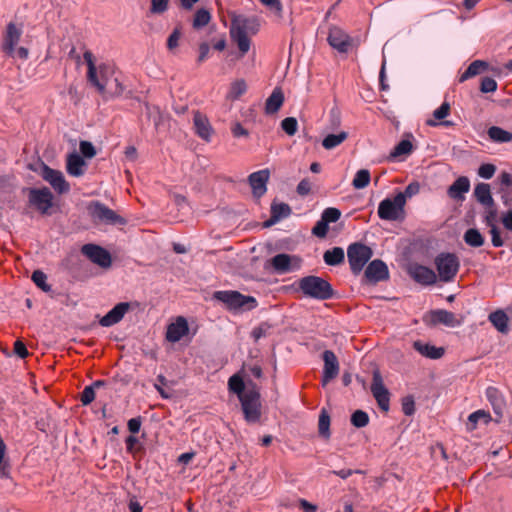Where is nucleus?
Returning a JSON list of instances; mask_svg holds the SVG:
<instances>
[{
  "instance_id": "1",
  "label": "nucleus",
  "mask_w": 512,
  "mask_h": 512,
  "mask_svg": "<svg viewBox=\"0 0 512 512\" xmlns=\"http://www.w3.org/2000/svg\"><path fill=\"white\" fill-rule=\"evenodd\" d=\"M259 31V22L255 18L235 17L230 26L231 40L237 45L239 50L238 58L244 57L251 48L250 35H255Z\"/></svg>"
},
{
  "instance_id": "2",
  "label": "nucleus",
  "mask_w": 512,
  "mask_h": 512,
  "mask_svg": "<svg viewBox=\"0 0 512 512\" xmlns=\"http://www.w3.org/2000/svg\"><path fill=\"white\" fill-rule=\"evenodd\" d=\"M83 59L87 65L88 82L94 86L101 95L105 96L107 83L114 73L113 65L107 62L96 65L94 55L89 50L83 53Z\"/></svg>"
},
{
  "instance_id": "3",
  "label": "nucleus",
  "mask_w": 512,
  "mask_h": 512,
  "mask_svg": "<svg viewBox=\"0 0 512 512\" xmlns=\"http://www.w3.org/2000/svg\"><path fill=\"white\" fill-rule=\"evenodd\" d=\"M298 290L307 298L328 300L333 296L331 284L319 276H305L298 281Z\"/></svg>"
},
{
  "instance_id": "4",
  "label": "nucleus",
  "mask_w": 512,
  "mask_h": 512,
  "mask_svg": "<svg viewBox=\"0 0 512 512\" xmlns=\"http://www.w3.org/2000/svg\"><path fill=\"white\" fill-rule=\"evenodd\" d=\"M378 217L386 221H402L405 218V199L402 194L383 199L377 210Z\"/></svg>"
},
{
  "instance_id": "5",
  "label": "nucleus",
  "mask_w": 512,
  "mask_h": 512,
  "mask_svg": "<svg viewBox=\"0 0 512 512\" xmlns=\"http://www.w3.org/2000/svg\"><path fill=\"white\" fill-rule=\"evenodd\" d=\"M213 298L225 304L229 310H238L241 308L251 310L257 306V301L254 297L245 296L238 291H216L213 294Z\"/></svg>"
},
{
  "instance_id": "6",
  "label": "nucleus",
  "mask_w": 512,
  "mask_h": 512,
  "mask_svg": "<svg viewBox=\"0 0 512 512\" xmlns=\"http://www.w3.org/2000/svg\"><path fill=\"white\" fill-rule=\"evenodd\" d=\"M434 263L438 272L439 279L442 282L453 281L460 267L459 259L453 253L438 254Z\"/></svg>"
},
{
  "instance_id": "7",
  "label": "nucleus",
  "mask_w": 512,
  "mask_h": 512,
  "mask_svg": "<svg viewBox=\"0 0 512 512\" xmlns=\"http://www.w3.org/2000/svg\"><path fill=\"white\" fill-rule=\"evenodd\" d=\"M372 255L370 247L359 242L350 244L347 248V257L353 274L358 275Z\"/></svg>"
},
{
  "instance_id": "8",
  "label": "nucleus",
  "mask_w": 512,
  "mask_h": 512,
  "mask_svg": "<svg viewBox=\"0 0 512 512\" xmlns=\"http://www.w3.org/2000/svg\"><path fill=\"white\" fill-rule=\"evenodd\" d=\"M28 201L39 213L49 214L53 206V194L47 187L31 188L28 191Z\"/></svg>"
},
{
  "instance_id": "9",
  "label": "nucleus",
  "mask_w": 512,
  "mask_h": 512,
  "mask_svg": "<svg viewBox=\"0 0 512 512\" xmlns=\"http://www.w3.org/2000/svg\"><path fill=\"white\" fill-rule=\"evenodd\" d=\"M301 262V259L296 255L280 253L272 257L268 263L276 274H286L299 270Z\"/></svg>"
},
{
  "instance_id": "10",
  "label": "nucleus",
  "mask_w": 512,
  "mask_h": 512,
  "mask_svg": "<svg viewBox=\"0 0 512 512\" xmlns=\"http://www.w3.org/2000/svg\"><path fill=\"white\" fill-rule=\"evenodd\" d=\"M260 395L256 391H247L239 399L241 402L242 410L245 420L249 423H255L260 418Z\"/></svg>"
},
{
  "instance_id": "11",
  "label": "nucleus",
  "mask_w": 512,
  "mask_h": 512,
  "mask_svg": "<svg viewBox=\"0 0 512 512\" xmlns=\"http://www.w3.org/2000/svg\"><path fill=\"white\" fill-rule=\"evenodd\" d=\"M89 211L95 221L111 225L125 223L121 216L100 202L91 204Z\"/></svg>"
},
{
  "instance_id": "12",
  "label": "nucleus",
  "mask_w": 512,
  "mask_h": 512,
  "mask_svg": "<svg viewBox=\"0 0 512 512\" xmlns=\"http://www.w3.org/2000/svg\"><path fill=\"white\" fill-rule=\"evenodd\" d=\"M371 392L380 409L388 411L390 407V393L385 387L382 376L378 370L373 372Z\"/></svg>"
},
{
  "instance_id": "13",
  "label": "nucleus",
  "mask_w": 512,
  "mask_h": 512,
  "mask_svg": "<svg viewBox=\"0 0 512 512\" xmlns=\"http://www.w3.org/2000/svg\"><path fill=\"white\" fill-rule=\"evenodd\" d=\"M81 252L91 262L102 268H108L111 266L112 259L110 253L98 245L85 244L82 246Z\"/></svg>"
},
{
  "instance_id": "14",
  "label": "nucleus",
  "mask_w": 512,
  "mask_h": 512,
  "mask_svg": "<svg viewBox=\"0 0 512 512\" xmlns=\"http://www.w3.org/2000/svg\"><path fill=\"white\" fill-rule=\"evenodd\" d=\"M327 41L339 53H347L352 48V38L337 26L329 29Z\"/></svg>"
},
{
  "instance_id": "15",
  "label": "nucleus",
  "mask_w": 512,
  "mask_h": 512,
  "mask_svg": "<svg viewBox=\"0 0 512 512\" xmlns=\"http://www.w3.org/2000/svg\"><path fill=\"white\" fill-rule=\"evenodd\" d=\"M41 175L42 178L48 182L59 194L66 193L70 190V185L65 180V177L61 171L52 169L47 165H43Z\"/></svg>"
},
{
  "instance_id": "16",
  "label": "nucleus",
  "mask_w": 512,
  "mask_h": 512,
  "mask_svg": "<svg viewBox=\"0 0 512 512\" xmlns=\"http://www.w3.org/2000/svg\"><path fill=\"white\" fill-rule=\"evenodd\" d=\"M189 325L187 319L178 316L167 326L166 339L171 343H177L189 334Z\"/></svg>"
},
{
  "instance_id": "17",
  "label": "nucleus",
  "mask_w": 512,
  "mask_h": 512,
  "mask_svg": "<svg viewBox=\"0 0 512 512\" xmlns=\"http://www.w3.org/2000/svg\"><path fill=\"white\" fill-rule=\"evenodd\" d=\"M22 35V30L16 26L15 23L10 22L6 27V32L2 41L3 51L13 57L15 56V47L19 43Z\"/></svg>"
},
{
  "instance_id": "18",
  "label": "nucleus",
  "mask_w": 512,
  "mask_h": 512,
  "mask_svg": "<svg viewBox=\"0 0 512 512\" xmlns=\"http://www.w3.org/2000/svg\"><path fill=\"white\" fill-rule=\"evenodd\" d=\"M408 273L413 280L422 285H433L437 280V275L431 268L420 264H411Z\"/></svg>"
},
{
  "instance_id": "19",
  "label": "nucleus",
  "mask_w": 512,
  "mask_h": 512,
  "mask_svg": "<svg viewBox=\"0 0 512 512\" xmlns=\"http://www.w3.org/2000/svg\"><path fill=\"white\" fill-rule=\"evenodd\" d=\"M324 368L322 373V384L325 386L339 373V362L335 353L331 350H325L322 355Z\"/></svg>"
},
{
  "instance_id": "20",
  "label": "nucleus",
  "mask_w": 512,
  "mask_h": 512,
  "mask_svg": "<svg viewBox=\"0 0 512 512\" xmlns=\"http://www.w3.org/2000/svg\"><path fill=\"white\" fill-rule=\"evenodd\" d=\"M365 277L370 283L384 281L389 277L388 267L382 260L375 259L368 264Z\"/></svg>"
},
{
  "instance_id": "21",
  "label": "nucleus",
  "mask_w": 512,
  "mask_h": 512,
  "mask_svg": "<svg viewBox=\"0 0 512 512\" xmlns=\"http://www.w3.org/2000/svg\"><path fill=\"white\" fill-rule=\"evenodd\" d=\"M269 177L270 171L268 169H262L249 175L248 181L254 196L261 197L266 193Z\"/></svg>"
},
{
  "instance_id": "22",
  "label": "nucleus",
  "mask_w": 512,
  "mask_h": 512,
  "mask_svg": "<svg viewBox=\"0 0 512 512\" xmlns=\"http://www.w3.org/2000/svg\"><path fill=\"white\" fill-rule=\"evenodd\" d=\"M129 308L130 305L127 302L118 303L99 320V324L102 327H111L117 324L123 319Z\"/></svg>"
},
{
  "instance_id": "23",
  "label": "nucleus",
  "mask_w": 512,
  "mask_h": 512,
  "mask_svg": "<svg viewBox=\"0 0 512 512\" xmlns=\"http://www.w3.org/2000/svg\"><path fill=\"white\" fill-rule=\"evenodd\" d=\"M469 190L470 180L466 176H460L449 186L447 194L451 199L463 201L465 194L469 192Z\"/></svg>"
},
{
  "instance_id": "24",
  "label": "nucleus",
  "mask_w": 512,
  "mask_h": 512,
  "mask_svg": "<svg viewBox=\"0 0 512 512\" xmlns=\"http://www.w3.org/2000/svg\"><path fill=\"white\" fill-rule=\"evenodd\" d=\"M450 113V105L447 102H443L440 107H438L433 112V118L434 119H427L426 125L430 127H436L438 125H443L446 127L452 126L453 123L448 120H444Z\"/></svg>"
},
{
  "instance_id": "25",
  "label": "nucleus",
  "mask_w": 512,
  "mask_h": 512,
  "mask_svg": "<svg viewBox=\"0 0 512 512\" xmlns=\"http://www.w3.org/2000/svg\"><path fill=\"white\" fill-rule=\"evenodd\" d=\"M86 163L84 159L77 153H71L67 157L66 170L69 175L80 177L85 172Z\"/></svg>"
},
{
  "instance_id": "26",
  "label": "nucleus",
  "mask_w": 512,
  "mask_h": 512,
  "mask_svg": "<svg viewBox=\"0 0 512 512\" xmlns=\"http://www.w3.org/2000/svg\"><path fill=\"white\" fill-rule=\"evenodd\" d=\"M486 397L495 414L501 417L505 408V399L502 393L496 387L490 386L486 389Z\"/></svg>"
},
{
  "instance_id": "27",
  "label": "nucleus",
  "mask_w": 512,
  "mask_h": 512,
  "mask_svg": "<svg viewBox=\"0 0 512 512\" xmlns=\"http://www.w3.org/2000/svg\"><path fill=\"white\" fill-rule=\"evenodd\" d=\"M193 120L197 135L205 141H210L213 130L207 117L196 112Z\"/></svg>"
},
{
  "instance_id": "28",
  "label": "nucleus",
  "mask_w": 512,
  "mask_h": 512,
  "mask_svg": "<svg viewBox=\"0 0 512 512\" xmlns=\"http://www.w3.org/2000/svg\"><path fill=\"white\" fill-rule=\"evenodd\" d=\"M413 347L422 356L427 357L429 359H439L444 355V349L442 347H436L429 343L415 341Z\"/></svg>"
},
{
  "instance_id": "29",
  "label": "nucleus",
  "mask_w": 512,
  "mask_h": 512,
  "mask_svg": "<svg viewBox=\"0 0 512 512\" xmlns=\"http://www.w3.org/2000/svg\"><path fill=\"white\" fill-rule=\"evenodd\" d=\"M284 102V94L280 88H275L270 96L267 98L265 103V113L274 114L276 113Z\"/></svg>"
},
{
  "instance_id": "30",
  "label": "nucleus",
  "mask_w": 512,
  "mask_h": 512,
  "mask_svg": "<svg viewBox=\"0 0 512 512\" xmlns=\"http://www.w3.org/2000/svg\"><path fill=\"white\" fill-rule=\"evenodd\" d=\"M474 196L482 206H493L495 202L487 183H478L474 188Z\"/></svg>"
},
{
  "instance_id": "31",
  "label": "nucleus",
  "mask_w": 512,
  "mask_h": 512,
  "mask_svg": "<svg viewBox=\"0 0 512 512\" xmlns=\"http://www.w3.org/2000/svg\"><path fill=\"white\" fill-rule=\"evenodd\" d=\"M291 214V208L286 203H274L271 206V217L265 223L266 226H271L283 218L288 217Z\"/></svg>"
},
{
  "instance_id": "32",
  "label": "nucleus",
  "mask_w": 512,
  "mask_h": 512,
  "mask_svg": "<svg viewBox=\"0 0 512 512\" xmlns=\"http://www.w3.org/2000/svg\"><path fill=\"white\" fill-rule=\"evenodd\" d=\"M432 319L435 323H441L448 327L460 326L461 322L457 320L454 313L447 310H436L432 313Z\"/></svg>"
},
{
  "instance_id": "33",
  "label": "nucleus",
  "mask_w": 512,
  "mask_h": 512,
  "mask_svg": "<svg viewBox=\"0 0 512 512\" xmlns=\"http://www.w3.org/2000/svg\"><path fill=\"white\" fill-rule=\"evenodd\" d=\"M411 138L413 136L411 134L407 135L406 138L402 139L391 151L390 157L395 159L401 156H407L413 151V144L411 142Z\"/></svg>"
},
{
  "instance_id": "34",
  "label": "nucleus",
  "mask_w": 512,
  "mask_h": 512,
  "mask_svg": "<svg viewBox=\"0 0 512 512\" xmlns=\"http://www.w3.org/2000/svg\"><path fill=\"white\" fill-rule=\"evenodd\" d=\"M324 262L329 266H337L344 262L345 253L343 248L334 247L324 252Z\"/></svg>"
},
{
  "instance_id": "35",
  "label": "nucleus",
  "mask_w": 512,
  "mask_h": 512,
  "mask_svg": "<svg viewBox=\"0 0 512 512\" xmlns=\"http://www.w3.org/2000/svg\"><path fill=\"white\" fill-rule=\"evenodd\" d=\"M348 138L346 131H339L336 134H328L322 140V146L326 150H331L341 145Z\"/></svg>"
},
{
  "instance_id": "36",
  "label": "nucleus",
  "mask_w": 512,
  "mask_h": 512,
  "mask_svg": "<svg viewBox=\"0 0 512 512\" xmlns=\"http://www.w3.org/2000/svg\"><path fill=\"white\" fill-rule=\"evenodd\" d=\"M487 134L495 143H508L512 141V133L498 126L490 127Z\"/></svg>"
},
{
  "instance_id": "37",
  "label": "nucleus",
  "mask_w": 512,
  "mask_h": 512,
  "mask_svg": "<svg viewBox=\"0 0 512 512\" xmlns=\"http://www.w3.org/2000/svg\"><path fill=\"white\" fill-rule=\"evenodd\" d=\"M489 321L499 332H508V317L505 312L497 310L495 312L490 313Z\"/></svg>"
},
{
  "instance_id": "38",
  "label": "nucleus",
  "mask_w": 512,
  "mask_h": 512,
  "mask_svg": "<svg viewBox=\"0 0 512 512\" xmlns=\"http://www.w3.org/2000/svg\"><path fill=\"white\" fill-rule=\"evenodd\" d=\"M488 67L487 62L482 60H475L473 61L466 71L460 76L459 82H464L468 80L471 77H474L478 74H480L482 71H484Z\"/></svg>"
},
{
  "instance_id": "39",
  "label": "nucleus",
  "mask_w": 512,
  "mask_h": 512,
  "mask_svg": "<svg viewBox=\"0 0 512 512\" xmlns=\"http://www.w3.org/2000/svg\"><path fill=\"white\" fill-rule=\"evenodd\" d=\"M463 239L470 247H481L484 244V237L476 228H469L465 231Z\"/></svg>"
},
{
  "instance_id": "40",
  "label": "nucleus",
  "mask_w": 512,
  "mask_h": 512,
  "mask_svg": "<svg viewBox=\"0 0 512 512\" xmlns=\"http://www.w3.org/2000/svg\"><path fill=\"white\" fill-rule=\"evenodd\" d=\"M247 91L246 82L243 79H238L231 83L227 98L230 100L239 99Z\"/></svg>"
},
{
  "instance_id": "41",
  "label": "nucleus",
  "mask_w": 512,
  "mask_h": 512,
  "mask_svg": "<svg viewBox=\"0 0 512 512\" xmlns=\"http://www.w3.org/2000/svg\"><path fill=\"white\" fill-rule=\"evenodd\" d=\"M371 177L370 172L367 169H360L356 172L353 181L352 186L355 189H364L366 188L370 183Z\"/></svg>"
},
{
  "instance_id": "42",
  "label": "nucleus",
  "mask_w": 512,
  "mask_h": 512,
  "mask_svg": "<svg viewBox=\"0 0 512 512\" xmlns=\"http://www.w3.org/2000/svg\"><path fill=\"white\" fill-rule=\"evenodd\" d=\"M490 419L491 417L489 413L485 412L484 410H477L469 415L467 426L470 430H473L476 428L479 422L482 421L483 423L487 424Z\"/></svg>"
},
{
  "instance_id": "43",
  "label": "nucleus",
  "mask_w": 512,
  "mask_h": 512,
  "mask_svg": "<svg viewBox=\"0 0 512 512\" xmlns=\"http://www.w3.org/2000/svg\"><path fill=\"white\" fill-rule=\"evenodd\" d=\"M228 388L229 391L237 394L240 399L246 392H244L245 384L241 376L238 374H234L228 380Z\"/></svg>"
},
{
  "instance_id": "44",
  "label": "nucleus",
  "mask_w": 512,
  "mask_h": 512,
  "mask_svg": "<svg viewBox=\"0 0 512 512\" xmlns=\"http://www.w3.org/2000/svg\"><path fill=\"white\" fill-rule=\"evenodd\" d=\"M211 20V14L207 9H198L194 15L193 27L200 29L205 27Z\"/></svg>"
},
{
  "instance_id": "45",
  "label": "nucleus",
  "mask_w": 512,
  "mask_h": 512,
  "mask_svg": "<svg viewBox=\"0 0 512 512\" xmlns=\"http://www.w3.org/2000/svg\"><path fill=\"white\" fill-rule=\"evenodd\" d=\"M35 285L44 292H50L51 286L47 283V275L41 270H35L31 276Z\"/></svg>"
},
{
  "instance_id": "46",
  "label": "nucleus",
  "mask_w": 512,
  "mask_h": 512,
  "mask_svg": "<svg viewBox=\"0 0 512 512\" xmlns=\"http://www.w3.org/2000/svg\"><path fill=\"white\" fill-rule=\"evenodd\" d=\"M330 416L323 409L319 416L318 429L319 434L324 438H329L330 436Z\"/></svg>"
},
{
  "instance_id": "47",
  "label": "nucleus",
  "mask_w": 512,
  "mask_h": 512,
  "mask_svg": "<svg viewBox=\"0 0 512 512\" xmlns=\"http://www.w3.org/2000/svg\"><path fill=\"white\" fill-rule=\"evenodd\" d=\"M341 217V211L334 207H329L324 209L321 214V219L326 222L328 225L330 223L337 222Z\"/></svg>"
},
{
  "instance_id": "48",
  "label": "nucleus",
  "mask_w": 512,
  "mask_h": 512,
  "mask_svg": "<svg viewBox=\"0 0 512 512\" xmlns=\"http://www.w3.org/2000/svg\"><path fill=\"white\" fill-rule=\"evenodd\" d=\"M351 423L357 428L365 427L369 423V416L366 412L357 410L351 416Z\"/></svg>"
},
{
  "instance_id": "49",
  "label": "nucleus",
  "mask_w": 512,
  "mask_h": 512,
  "mask_svg": "<svg viewBox=\"0 0 512 512\" xmlns=\"http://www.w3.org/2000/svg\"><path fill=\"white\" fill-rule=\"evenodd\" d=\"M281 128L285 131V133L289 136H293L298 129V122L294 117H287L282 120Z\"/></svg>"
},
{
  "instance_id": "50",
  "label": "nucleus",
  "mask_w": 512,
  "mask_h": 512,
  "mask_svg": "<svg viewBox=\"0 0 512 512\" xmlns=\"http://www.w3.org/2000/svg\"><path fill=\"white\" fill-rule=\"evenodd\" d=\"M169 0H151L150 12L152 14H163L168 10Z\"/></svg>"
},
{
  "instance_id": "51",
  "label": "nucleus",
  "mask_w": 512,
  "mask_h": 512,
  "mask_svg": "<svg viewBox=\"0 0 512 512\" xmlns=\"http://www.w3.org/2000/svg\"><path fill=\"white\" fill-rule=\"evenodd\" d=\"M485 214H484V222L487 226L496 225L497 218V209L495 207V203L493 206H484Z\"/></svg>"
},
{
  "instance_id": "52",
  "label": "nucleus",
  "mask_w": 512,
  "mask_h": 512,
  "mask_svg": "<svg viewBox=\"0 0 512 512\" xmlns=\"http://www.w3.org/2000/svg\"><path fill=\"white\" fill-rule=\"evenodd\" d=\"M328 226L329 225L320 218L312 228V234L316 237L324 238L327 236L329 230Z\"/></svg>"
},
{
  "instance_id": "53",
  "label": "nucleus",
  "mask_w": 512,
  "mask_h": 512,
  "mask_svg": "<svg viewBox=\"0 0 512 512\" xmlns=\"http://www.w3.org/2000/svg\"><path fill=\"white\" fill-rule=\"evenodd\" d=\"M496 166L490 163L482 164L478 169L479 177L483 179H491L495 174Z\"/></svg>"
},
{
  "instance_id": "54",
  "label": "nucleus",
  "mask_w": 512,
  "mask_h": 512,
  "mask_svg": "<svg viewBox=\"0 0 512 512\" xmlns=\"http://www.w3.org/2000/svg\"><path fill=\"white\" fill-rule=\"evenodd\" d=\"M95 399L94 386H86L81 393L80 401L83 405H89Z\"/></svg>"
},
{
  "instance_id": "55",
  "label": "nucleus",
  "mask_w": 512,
  "mask_h": 512,
  "mask_svg": "<svg viewBox=\"0 0 512 512\" xmlns=\"http://www.w3.org/2000/svg\"><path fill=\"white\" fill-rule=\"evenodd\" d=\"M497 82L491 77H484L481 81L480 90L483 93H491L496 91Z\"/></svg>"
},
{
  "instance_id": "56",
  "label": "nucleus",
  "mask_w": 512,
  "mask_h": 512,
  "mask_svg": "<svg viewBox=\"0 0 512 512\" xmlns=\"http://www.w3.org/2000/svg\"><path fill=\"white\" fill-rule=\"evenodd\" d=\"M420 191V184L416 181L409 183L404 192H398L397 194H402L404 196L405 201L407 198H411L417 195Z\"/></svg>"
},
{
  "instance_id": "57",
  "label": "nucleus",
  "mask_w": 512,
  "mask_h": 512,
  "mask_svg": "<svg viewBox=\"0 0 512 512\" xmlns=\"http://www.w3.org/2000/svg\"><path fill=\"white\" fill-rule=\"evenodd\" d=\"M181 37V31L179 28H175L173 32L169 35L167 39V48L169 50H173L179 45V40Z\"/></svg>"
},
{
  "instance_id": "58",
  "label": "nucleus",
  "mask_w": 512,
  "mask_h": 512,
  "mask_svg": "<svg viewBox=\"0 0 512 512\" xmlns=\"http://www.w3.org/2000/svg\"><path fill=\"white\" fill-rule=\"evenodd\" d=\"M490 228L491 242L494 247H502L504 241L500 236V231L496 225L488 226Z\"/></svg>"
},
{
  "instance_id": "59",
  "label": "nucleus",
  "mask_w": 512,
  "mask_h": 512,
  "mask_svg": "<svg viewBox=\"0 0 512 512\" xmlns=\"http://www.w3.org/2000/svg\"><path fill=\"white\" fill-rule=\"evenodd\" d=\"M80 152L87 158H92L96 154L94 146L88 141H82L80 143Z\"/></svg>"
},
{
  "instance_id": "60",
  "label": "nucleus",
  "mask_w": 512,
  "mask_h": 512,
  "mask_svg": "<svg viewBox=\"0 0 512 512\" xmlns=\"http://www.w3.org/2000/svg\"><path fill=\"white\" fill-rule=\"evenodd\" d=\"M402 411L405 415L410 416L415 411L414 400L411 397H406L402 401Z\"/></svg>"
},
{
  "instance_id": "61",
  "label": "nucleus",
  "mask_w": 512,
  "mask_h": 512,
  "mask_svg": "<svg viewBox=\"0 0 512 512\" xmlns=\"http://www.w3.org/2000/svg\"><path fill=\"white\" fill-rule=\"evenodd\" d=\"M231 132L234 137H247L249 135V132L246 128H244L239 122H236L231 127Z\"/></svg>"
},
{
  "instance_id": "62",
  "label": "nucleus",
  "mask_w": 512,
  "mask_h": 512,
  "mask_svg": "<svg viewBox=\"0 0 512 512\" xmlns=\"http://www.w3.org/2000/svg\"><path fill=\"white\" fill-rule=\"evenodd\" d=\"M501 222L506 230L512 231V209L507 210L502 214Z\"/></svg>"
},
{
  "instance_id": "63",
  "label": "nucleus",
  "mask_w": 512,
  "mask_h": 512,
  "mask_svg": "<svg viewBox=\"0 0 512 512\" xmlns=\"http://www.w3.org/2000/svg\"><path fill=\"white\" fill-rule=\"evenodd\" d=\"M311 191V184L308 180L303 179L297 185V193L301 196H306Z\"/></svg>"
},
{
  "instance_id": "64",
  "label": "nucleus",
  "mask_w": 512,
  "mask_h": 512,
  "mask_svg": "<svg viewBox=\"0 0 512 512\" xmlns=\"http://www.w3.org/2000/svg\"><path fill=\"white\" fill-rule=\"evenodd\" d=\"M210 52L209 44L206 42H203L199 45V56H198V63H202L208 58Z\"/></svg>"
}]
</instances>
